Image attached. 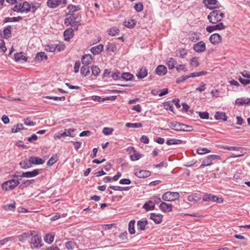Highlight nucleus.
Returning <instances> with one entry per match:
<instances>
[{
    "label": "nucleus",
    "mask_w": 250,
    "mask_h": 250,
    "mask_svg": "<svg viewBox=\"0 0 250 250\" xmlns=\"http://www.w3.org/2000/svg\"><path fill=\"white\" fill-rule=\"evenodd\" d=\"M44 241L48 243V244H50L52 242H53V240H54V236L52 235H50L49 234H47L44 238Z\"/></svg>",
    "instance_id": "nucleus-48"
},
{
    "label": "nucleus",
    "mask_w": 250,
    "mask_h": 250,
    "mask_svg": "<svg viewBox=\"0 0 250 250\" xmlns=\"http://www.w3.org/2000/svg\"><path fill=\"white\" fill-rule=\"evenodd\" d=\"M199 199L196 195H191L188 196V200L189 202H196Z\"/></svg>",
    "instance_id": "nucleus-58"
},
{
    "label": "nucleus",
    "mask_w": 250,
    "mask_h": 250,
    "mask_svg": "<svg viewBox=\"0 0 250 250\" xmlns=\"http://www.w3.org/2000/svg\"><path fill=\"white\" fill-rule=\"evenodd\" d=\"M198 114L203 119H208L209 118V114L207 112H199Z\"/></svg>",
    "instance_id": "nucleus-57"
},
{
    "label": "nucleus",
    "mask_w": 250,
    "mask_h": 250,
    "mask_svg": "<svg viewBox=\"0 0 250 250\" xmlns=\"http://www.w3.org/2000/svg\"><path fill=\"white\" fill-rule=\"evenodd\" d=\"M155 72L159 76H164L167 72V68L164 65H159L157 67Z\"/></svg>",
    "instance_id": "nucleus-16"
},
{
    "label": "nucleus",
    "mask_w": 250,
    "mask_h": 250,
    "mask_svg": "<svg viewBox=\"0 0 250 250\" xmlns=\"http://www.w3.org/2000/svg\"><path fill=\"white\" fill-rule=\"evenodd\" d=\"M147 224V221L146 220H142L138 221L137 222V227L141 230H145L146 226Z\"/></svg>",
    "instance_id": "nucleus-32"
},
{
    "label": "nucleus",
    "mask_w": 250,
    "mask_h": 250,
    "mask_svg": "<svg viewBox=\"0 0 250 250\" xmlns=\"http://www.w3.org/2000/svg\"><path fill=\"white\" fill-rule=\"evenodd\" d=\"M223 17V12L219 10H214L208 15V18L211 23L215 24L221 21Z\"/></svg>",
    "instance_id": "nucleus-1"
},
{
    "label": "nucleus",
    "mask_w": 250,
    "mask_h": 250,
    "mask_svg": "<svg viewBox=\"0 0 250 250\" xmlns=\"http://www.w3.org/2000/svg\"><path fill=\"white\" fill-rule=\"evenodd\" d=\"M131 148L133 150L134 154L130 155L131 160L132 161H137L140 159L142 157V155L137 152L133 147H132Z\"/></svg>",
    "instance_id": "nucleus-35"
},
{
    "label": "nucleus",
    "mask_w": 250,
    "mask_h": 250,
    "mask_svg": "<svg viewBox=\"0 0 250 250\" xmlns=\"http://www.w3.org/2000/svg\"><path fill=\"white\" fill-rule=\"evenodd\" d=\"M76 17L74 14H71L69 17L65 19L64 23L66 26L71 25L75 21Z\"/></svg>",
    "instance_id": "nucleus-27"
},
{
    "label": "nucleus",
    "mask_w": 250,
    "mask_h": 250,
    "mask_svg": "<svg viewBox=\"0 0 250 250\" xmlns=\"http://www.w3.org/2000/svg\"><path fill=\"white\" fill-rule=\"evenodd\" d=\"M169 126L176 131H181L184 130L185 127L184 124H180L177 122H171L169 124Z\"/></svg>",
    "instance_id": "nucleus-11"
},
{
    "label": "nucleus",
    "mask_w": 250,
    "mask_h": 250,
    "mask_svg": "<svg viewBox=\"0 0 250 250\" xmlns=\"http://www.w3.org/2000/svg\"><path fill=\"white\" fill-rule=\"evenodd\" d=\"M92 74L95 76H97L100 72V68L96 65L92 66L91 67Z\"/></svg>",
    "instance_id": "nucleus-46"
},
{
    "label": "nucleus",
    "mask_w": 250,
    "mask_h": 250,
    "mask_svg": "<svg viewBox=\"0 0 250 250\" xmlns=\"http://www.w3.org/2000/svg\"><path fill=\"white\" fill-rule=\"evenodd\" d=\"M134 174L138 178H144L149 176L150 175V172L148 170L137 169L134 170Z\"/></svg>",
    "instance_id": "nucleus-10"
},
{
    "label": "nucleus",
    "mask_w": 250,
    "mask_h": 250,
    "mask_svg": "<svg viewBox=\"0 0 250 250\" xmlns=\"http://www.w3.org/2000/svg\"><path fill=\"white\" fill-rule=\"evenodd\" d=\"M21 12L27 13L30 11L31 5L27 1L21 3Z\"/></svg>",
    "instance_id": "nucleus-24"
},
{
    "label": "nucleus",
    "mask_w": 250,
    "mask_h": 250,
    "mask_svg": "<svg viewBox=\"0 0 250 250\" xmlns=\"http://www.w3.org/2000/svg\"><path fill=\"white\" fill-rule=\"evenodd\" d=\"M204 3L207 6V7L210 9H214L215 7L214 5H215L217 3L216 0H204Z\"/></svg>",
    "instance_id": "nucleus-26"
},
{
    "label": "nucleus",
    "mask_w": 250,
    "mask_h": 250,
    "mask_svg": "<svg viewBox=\"0 0 250 250\" xmlns=\"http://www.w3.org/2000/svg\"><path fill=\"white\" fill-rule=\"evenodd\" d=\"M11 29L12 27L11 26H8L5 28L3 31V36L2 37L5 38L9 37L11 34Z\"/></svg>",
    "instance_id": "nucleus-36"
},
{
    "label": "nucleus",
    "mask_w": 250,
    "mask_h": 250,
    "mask_svg": "<svg viewBox=\"0 0 250 250\" xmlns=\"http://www.w3.org/2000/svg\"><path fill=\"white\" fill-rule=\"evenodd\" d=\"M167 64L168 66L169 69H172L176 67L177 65V62L174 59L170 58L167 60Z\"/></svg>",
    "instance_id": "nucleus-25"
},
{
    "label": "nucleus",
    "mask_w": 250,
    "mask_h": 250,
    "mask_svg": "<svg viewBox=\"0 0 250 250\" xmlns=\"http://www.w3.org/2000/svg\"><path fill=\"white\" fill-rule=\"evenodd\" d=\"M163 216L160 214H156L152 213L150 215V218L154 221L156 224L160 223L162 220Z\"/></svg>",
    "instance_id": "nucleus-19"
},
{
    "label": "nucleus",
    "mask_w": 250,
    "mask_h": 250,
    "mask_svg": "<svg viewBox=\"0 0 250 250\" xmlns=\"http://www.w3.org/2000/svg\"><path fill=\"white\" fill-rule=\"evenodd\" d=\"M103 45L102 44H100L97 46L92 47L91 48L90 51L94 55H97L100 54L103 50Z\"/></svg>",
    "instance_id": "nucleus-18"
},
{
    "label": "nucleus",
    "mask_w": 250,
    "mask_h": 250,
    "mask_svg": "<svg viewBox=\"0 0 250 250\" xmlns=\"http://www.w3.org/2000/svg\"><path fill=\"white\" fill-rule=\"evenodd\" d=\"M92 99L93 100L95 101H98V102H103L104 100H109V97H106L105 99H102L100 97L98 96H93L92 97Z\"/></svg>",
    "instance_id": "nucleus-59"
},
{
    "label": "nucleus",
    "mask_w": 250,
    "mask_h": 250,
    "mask_svg": "<svg viewBox=\"0 0 250 250\" xmlns=\"http://www.w3.org/2000/svg\"><path fill=\"white\" fill-rule=\"evenodd\" d=\"M222 40L221 36L217 33L211 35L209 37V41L213 44H218Z\"/></svg>",
    "instance_id": "nucleus-13"
},
{
    "label": "nucleus",
    "mask_w": 250,
    "mask_h": 250,
    "mask_svg": "<svg viewBox=\"0 0 250 250\" xmlns=\"http://www.w3.org/2000/svg\"><path fill=\"white\" fill-rule=\"evenodd\" d=\"M62 3L65 4L66 0H48L47 1V6L51 8L57 7Z\"/></svg>",
    "instance_id": "nucleus-9"
},
{
    "label": "nucleus",
    "mask_w": 250,
    "mask_h": 250,
    "mask_svg": "<svg viewBox=\"0 0 250 250\" xmlns=\"http://www.w3.org/2000/svg\"><path fill=\"white\" fill-rule=\"evenodd\" d=\"M65 247L67 249L73 250L77 248L76 244L73 241H69L66 243Z\"/></svg>",
    "instance_id": "nucleus-41"
},
{
    "label": "nucleus",
    "mask_w": 250,
    "mask_h": 250,
    "mask_svg": "<svg viewBox=\"0 0 250 250\" xmlns=\"http://www.w3.org/2000/svg\"><path fill=\"white\" fill-rule=\"evenodd\" d=\"M135 221L134 220H131L129 222L128 224V230L130 234H133L135 232Z\"/></svg>",
    "instance_id": "nucleus-38"
},
{
    "label": "nucleus",
    "mask_w": 250,
    "mask_h": 250,
    "mask_svg": "<svg viewBox=\"0 0 250 250\" xmlns=\"http://www.w3.org/2000/svg\"><path fill=\"white\" fill-rule=\"evenodd\" d=\"M20 183L18 179H12L4 182L2 188L5 190H10L15 188Z\"/></svg>",
    "instance_id": "nucleus-3"
},
{
    "label": "nucleus",
    "mask_w": 250,
    "mask_h": 250,
    "mask_svg": "<svg viewBox=\"0 0 250 250\" xmlns=\"http://www.w3.org/2000/svg\"><path fill=\"white\" fill-rule=\"evenodd\" d=\"M92 60V56L90 54L84 55L82 58V62L83 65H88Z\"/></svg>",
    "instance_id": "nucleus-20"
},
{
    "label": "nucleus",
    "mask_w": 250,
    "mask_h": 250,
    "mask_svg": "<svg viewBox=\"0 0 250 250\" xmlns=\"http://www.w3.org/2000/svg\"><path fill=\"white\" fill-rule=\"evenodd\" d=\"M19 165L22 169H27L31 167V164L26 160L21 161Z\"/></svg>",
    "instance_id": "nucleus-34"
},
{
    "label": "nucleus",
    "mask_w": 250,
    "mask_h": 250,
    "mask_svg": "<svg viewBox=\"0 0 250 250\" xmlns=\"http://www.w3.org/2000/svg\"><path fill=\"white\" fill-rule=\"evenodd\" d=\"M67 9L69 10V12H74L80 9L78 6L72 4L69 5L67 7Z\"/></svg>",
    "instance_id": "nucleus-52"
},
{
    "label": "nucleus",
    "mask_w": 250,
    "mask_h": 250,
    "mask_svg": "<svg viewBox=\"0 0 250 250\" xmlns=\"http://www.w3.org/2000/svg\"><path fill=\"white\" fill-rule=\"evenodd\" d=\"M133 77V75L129 72H125L121 74V78L126 81L132 80Z\"/></svg>",
    "instance_id": "nucleus-31"
},
{
    "label": "nucleus",
    "mask_w": 250,
    "mask_h": 250,
    "mask_svg": "<svg viewBox=\"0 0 250 250\" xmlns=\"http://www.w3.org/2000/svg\"><path fill=\"white\" fill-rule=\"evenodd\" d=\"M125 126L127 127H130V128H140V127H142L143 125L140 123H127L126 124Z\"/></svg>",
    "instance_id": "nucleus-43"
},
{
    "label": "nucleus",
    "mask_w": 250,
    "mask_h": 250,
    "mask_svg": "<svg viewBox=\"0 0 250 250\" xmlns=\"http://www.w3.org/2000/svg\"><path fill=\"white\" fill-rule=\"evenodd\" d=\"M31 236L32 238L30 242V244L31 245V248H41L42 246L41 237L39 236L36 231L35 233Z\"/></svg>",
    "instance_id": "nucleus-5"
},
{
    "label": "nucleus",
    "mask_w": 250,
    "mask_h": 250,
    "mask_svg": "<svg viewBox=\"0 0 250 250\" xmlns=\"http://www.w3.org/2000/svg\"><path fill=\"white\" fill-rule=\"evenodd\" d=\"M235 103L239 105L244 104H250V99L247 98L246 99L242 98H238L235 101Z\"/></svg>",
    "instance_id": "nucleus-30"
},
{
    "label": "nucleus",
    "mask_w": 250,
    "mask_h": 250,
    "mask_svg": "<svg viewBox=\"0 0 250 250\" xmlns=\"http://www.w3.org/2000/svg\"><path fill=\"white\" fill-rule=\"evenodd\" d=\"M215 118L216 120H222L223 121H226L227 119L226 114L222 112H217L215 115Z\"/></svg>",
    "instance_id": "nucleus-29"
},
{
    "label": "nucleus",
    "mask_w": 250,
    "mask_h": 250,
    "mask_svg": "<svg viewBox=\"0 0 250 250\" xmlns=\"http://www.w3.org/2000/svg\"><path fill=\"white\" fill-rule=\"evenodd\" d=\"M221 157L219 155L212 154L208 156L205 159L203 160L200 168L204 167L209 166L212 164V161L214 160H220Z\"/></svg>",
    "instance_id": "nucleus-2"
},
{
    "label": "nucleus",
    "mask_w": 250,
    "mask_h": 250,
    "mask_svg": "<svg viewBox=\"0 0 250 250\" xmlns=\"http://www.w3.org/2000/svg\"><path fill=\"white\" fill-rule=\"evenodd\" d=\"M47 58V56L44 52H40L36 55L35 60L37 61H41L43 60H46Z\"/></svg>",
    "instance_id": "nucleus-37"
},
{
    "label": "nucleus",
    "mask_w": 250,
    "mask_h": 250,
    "mask_svg": "<svg viewBox=\"0 0 250 250\" xmlns=\"http://www.w3.org/2000/svg\"><path fill=\"white\" fill-rule=\"evenodd\" d=\"M23 128V125L22 124H18L16 126H14V127L12 128V131L13 133H17Z\"/></svg>",
    "instance_id": "nucleus-49"
},
{
    "label": "nucleus",
    "mask_w": 250,
    "mask_h": 250,
    "mask_svg": "<svg viewBox=\"0 0 250 250\" xmlns=\"http://www.w3.org/2000/svg\"><path fill=\"white\" fill-rule=\"evenodd\" d=\"M112 78L115 80H118L121 79V74L119 71L112 73L111 76Z\"/></svg>",
    "instance_id": "nucleus-50"
},
{
    "label": "nucleus",
    "mask_w": 250,
    "mask_h": 250,
    "mask_svg": "<svg viewBox=\"0 0 250 250\" xmlns=\"http://www.w3.org/2000/svg\"><path fill=\"white\" fill-rule=\"evenodd\" d=\"M175 68H176V70L178 72L181 71H187V69L185 67V65L184 64H177Z\"/></svg>",
    "instance_id": "nucleus-62"
},
{
    "label": "nucleus",
    "mask_w": 250,
    "mask_h": 250,
    "mask_svg": "<svg viewBox=\"0 0 250 250\" xmlns=\"http://www.w3.org/2000/svg\"><path fill=\"white\" fill-rule=\"evenodd\" d=\"M179 57L181 58H184L187 55V51L185 49H180L178 50Z\"/></svg>",
    "instance_id": "nucleus-61"
},
{
    "label": "nucleus",
    "mask_w": 250,
    "mask_h": 250,
    "mask_svg": "<svg viewBox=\"0 0 250 250\" xmlns=\"http://www.w3.org/2000/svg\"><path fill=\"white\" fill-rule=\"evenodd\" d=\"M204 201H212L215 202L221 203L223 202V200L222 198H219L215 195L211 194H206L203 198Z\"/></svg>",
    "instance_id": "nucleus-7"
},
{
    "label": "nucleus",
    "mask_w": 250,
    "mask_h": 250,
    "mask_svg": "<svg viewBox=\"0 0 250 250\" xmlns=\"http://www.w3.org/2000/svg\"><path fill=\"white\" fill-rule=\"evenodd\" d=\"M210 150L206 148H200L197 150V152L199 154H205L206 153H209Z\"/></svg>",
    "instance_id": "nucleus-53"
},
{
    "label": "nucleus",
    "mask_w": 250,
    "mask_h": 250,
    "mask_svg": "<svg viewBox=\"0 0 250 250\" xmlns=\"http://www.w3.org/2000/svg\"><path fill=\"white\" fill-rule=\"evenodd\" d=\"M63 35L65 40L69 41L70 39L72 38L74 36L73 29L70 28L65 30Z\"/></svg>",
    "instance_id": "nucleus-23"
},
{
    "label": "nucleus",
    "mask_w": 250,
    "mask_h": 250,
    "mask_svg": "<svg viewBox=\"0 0 250 250\" xmlns=\"http://www.w3.org/2000/svg\"><path fill=\"white\" fill-rule=\"evenodd\" d=\"M74 131V129H73L69 128L68 129H65L63 132L62 133V136H63V137L66 136H71V133Z\"/></svg>",
    "instance_id": "nucleus-47"
},
{
    "label": "nucleus",
    "mask_w": 250,
    "mask_h": 250,
    "mask_svg": "<svg viewBox=\"0 0 250 250\" xmlns=\"http://www.w3.org/2000/svg\"><path fill=\"white\" fill-rule=\"evenodd\" d=\"M193 48L196 52H203L206 50V44L205 42L201 41L195 44Z\"/></svg>",
    "instance_id": "nucleus-12"
},
{
    "label": "nucleus",
    "mask_w": 250,
    "mask_h": 250,
    "mask_svg": "<svg viewBox=\"0 0 250 250\" xmlns=\"http://www.w3.org/2000/svg\"><path fill=\"white\" fill-rule=\"evenodd\" d=\"M39 173V170L37 169H34L32 171L22 172V174L20 176L15 174L13 176V177L18 178V176H20L21 177L32 178L37 176Z\"/></svg>",
    "instance_id": "nucleus-6"
},
{
    "label": "nucleus",
    "mask_w": 250,
    "mask_h": 250,
    "mask_svg": "<svg viewBox=\"0 0 250 250\" xmlns=\"http://www.w3.org/2000/svg\"><path fill=\"white\" fill-rule=\"evenodd\" d=\"M179 197V193L177 192L167 191L163 195L162 199L165 201H173L178 199Z\"/></svg>",
    "instance_id": "nucleus-4"
},
{
    "label": "nucleus",
    "mask_w": 250,
    "mask_h": 250,
    "mask_svg": "<svg viewBox=\"0 0 250 250\" xmlns=\"http://www.w3.org/2000/svg\"><path fill=\"white\" fill-rule=\"evenodd\" d=\"M56 50L58 52H60L63 50L65 48V45L62 43H59L57 45H55Z\"/></svg>",
    "instance_id": "nucleus-64"
},
{
    "label": "nucleus",
    "mask_w": 250,
    "mask_h": 250,
    "mask_svg": "<svg viewBox=\"0 0 250 250\" xmlns=\"http://www.w3.org/2000/svg\"><path fill=\"white\" fill-rule=\"evenodd\" d=\"M15 59L17 62L23 61L24 62H25L27 60V58L24 55L23 52H20L15 54Z\"/></svg>",
    "instance_id": "nucleus-22"
},
{
    "label": "nucleus",
    "mask_w": 250,
    "mask_h": 250,
    "mask_svg": "<svg viewBox=\"0 0 250 250\" xmlns=\"http://www.w3.org/2000/svg\"><path fill=\"white\" fill-rule=\"evenodd\" d=\"M106 49L108 51L114 52L116 49V46L113 43H109L107 45Z\"/></svg>",
    "instance_id": "nucleus-60"
},
{
    "label": "nucleus",
    "mask_w": 250,
    "mask_h": 250,
    "mask_svg": "<svg viewBox=\"0 0 250 250\" xmlns=\"http://www.w3.org/2000/svg\"><path fill=\"white\" fill-rule=\"evenodd\" d=\"M159 208L163 212H170L172 211V205L171 204L162 202L159 206Z\"/></svg>",
    "instance_id": "nucleus-15"
},
{
    "label": "nucleus",
    "mask_w": 250,
    "mask_h": 250,
    "mask_svg": "<svg viewBox=\"0 0 250 250\" xmlns=\"http://www.w3.org/2000/svg\"><path fill=\"white\" fill-rule=\"evenodd\" d=\"M208 73L207 71H202L200 72H193L190 74V75H188L190 77L192 78H195L197 77H199L202 75H206Z\"/></svg>",
    "instance_id": "nucleus-42"
},
{
    "label": "nucleus",
    "mask_w": 250,
    "mask_h": 250,
    "mask_svg": "<svg viewBox=\"0 0 250 250\" xmlns=\"http://www.w3.org/2000/svg\"><path fill=\"white\" fill-rule=\"evenodd\" d=\"M147 75V70L146 67H142L140 69L136 74L137 77L139 79H143L146 77Z\"/></svg>",
    "instance_id": "nucleus-21"
},
{
    "label": "nucleus",
    "mask_w": 250,
    "mask_h": 250,
    "mask_svg": "<svg viewBox=\"0 0 250 250\" xmlns=\"http://www.w3.org/2000/svg\"><path fill=\"white\" fill-rule=\"evenodd\" d=\"M143 208L146 210H151L154 209V203L152 201L146 202L143 206Z\"/></svg>",
    "instance_id": "nucleus-28"
},
{
    "label": "nucleus",
    "mask_w": 250,
    "mask_h": 250,
    "mask_svg": "<svg viewBox=\"0 0 250 250\" xmlns=\"http://www.w3.org/2000/svg\"><path fill=\"white\" fill-rule=\"evenodd\" d=\"M113 131L112 128L104 127L103 130V133L105 135H111Z\"/></svg>",
    "instance_id": "nucleus-56"
},
{
    "label": "nucleus",
    "mask_w": 250,
    "mask_h": 250,
    "mask_svg": "<svg viewBox=\"0 0 250 250\" xmlns=\"http://www.w3.org/2000/svg\"><path fill=\"white\" fill-rule=\"evenodd\" d=\"M90 71L89 66L86 65H83L81 68V73L84 76H87L90 74Z\"/></svg>",
    "instance_id": "nucleus-33"
},
{
    "label": "nucleus",
    "mask_w": 250,
    "mask_h": 250,
    "mask_svg": "<svg viewBox=\"0 0 250 250\" xmlns=\"http://www.w3.org/2000/svg\"><path fill=\"white\" fill-rule=\"evenodd\" d=\"M28 161L31 165H42L44 163V161L43 159L36 156L30 157Z\"/></svg>",
    "instance_id": "nucleus-14"
},
{
    "label": "nucleus",
    "mask_w": 250,
    "mask_h": 250,
    "mask_svg": "<svg viewBox=\"0 0 250 250\" xmlns=\"http://www.w3.org/2000/svg\"><path fill=\"white\" fill-rule=\"evenodd\" d=\"M119 33V29L116 27H113L111 28L108 30L109 35L112 36H115Z\"/></svg>",
    "instance_id": "nucleus-44"
},
{
    "label": "nucleus",
    "mask_w": 250,
    "mask_h": 250,
    "mask_svg": "<svg viewBox=\"0 0 250 250\" xmlns=\"http://www.w3.org/2000/svg\"><path fill=\"white\" fill-rule=\"evenodd\" d=\"M21 20H22V17L19 16L18 17L6 18L4 20V21L5 22H16V21H18Z\"/></svg>",
    "instance_id": "nucleus-40"
},
{
    "label": "nucleus",
    "mask_w": 250,
    "mask_h": 250,
    "mask_svg": "<svg viewBox=\"0 0 250 250\" xmlns=\"http://www.w3.org/2000/svg\"><path fill=\"white\" fill-rule=\"evenodd\" d=\"M190 64L194 66V67H197L199 65V63L198 61V58L196 57H193L192 58L190 61Z\"/></svg>",
    "instance_id": "nucleus-55"
},
{
    "label": "nucleus",
    "mask_w": 250,
    "mask_h": 250,
    "mask_svg": "<svg viewBox=\"0 0 250 250\" xmlns=\"http://www.w3.org/2000/svg\"><path fill=\"white\" fill-rule=\"evenodd\" d=\"M182 143V141L181 140L172 139H169V140H167L166 144L167 145H171L181 144Z\"/></svg>",
    "instance_id": "nucleus-39"
},
{
    "label": "nucleus",
    "mask_w": 250,
    "mask_h": 250,
    "mask_svg": "<svg viewBox=\"0 0 250 250\" xmlns=\"http://www.w3.org/2000/svg\"><path fill=\"white\" fill-rule=\"evenodd\" d=\"M35 233V231H30L27 232L23 233L18 236L19 240L20 242H23L26 239L28 238L29 236L34 235Z\"/></svg>",
    "instance_id": "nucleus-17"
},
{
    "label": "nucleus",
    "mask_w": 250,
    "mask_h": 250,
    "mask_svg": "<svg viewBox=\"0 0 250 250\" xmlns=\"http://www.w3.org/2000/svg\"><path fill=\"white\" fill-rule=\"evenodd\" d=\"M215 24V25H214L207 26L206 27V30L208 32L211 33L215 30H222L226 28L225 25H224L222 22Z\"/></svg>",
    "instance_id": "nucleus-8"
},
{
    "label": "nucleus",
    "mask_w": 250,
    "mask_h": 250,
    "mask_svg": "<svg viewBox=\"0 0 250 250\" xmlns=\"http://www.w3.org/2000/svg\"><path fill=\"white\" fill-rule=\"evenodd\" d=\"M14 239V237L11 236L7 238H4L2 240H0V248L4 245L6 243L9 241H12Z\"/></svg>",
    "instance_id": "nucleus-51"
},
{
    "label": "nucleus",
    "mask_w": 250,
    "mask_h": 250,
    "mask_svg": "<svg viewBox=\"0 0 250 250\" xmlns=\"http://www.w3.org/2000/svg\"><path fill=\"white\" fill-rule=\"evenodd\" d=\"M125 26L128 28H132L135 25V22L134 20H129L128 21H125Z\"/></svg>",
    "instance_id": "nucleus-54"
},
{
    "label": "nucleus",
    "mask_w": 250,
    "mask_h": 250,
    "mask_svg": "<svg viewBox=\"0 0 250 250\" xmlns=\"http://www.w3.org/2000/svg\"><path fill=\"white\" fill-rule=\"evenodd\" d=\"M221 148L224 149L228 150H239L240 149H243V148L241 147L238 146H222Z\"/></svg>",
    "instance_id": "nucleus-45"
},
{
    "label": "nucleus",
    "mask_w": 250,
    "mask_h": 250,
    "mask_svg": "<svg viewBox=\"0 0 250 250\" xmlns=\"http://www.w3.org/2000/svg\"><path fill=\"white\" fill-rule=\"evenodd\" d=\"M134 8L137 12L141 11L143 9V4L140 2L136 3L134 6Z\"/></svg>",
    "instance_id": "nucleus-63"
}]
</instances>
